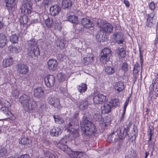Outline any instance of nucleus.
Returning a JSON list of instances; mask_svg holds the SVG:
<instances>
[{
    "label": "nucleus",
    "instance_id": "39448f33",
    "mask_svg": "<svg viewBox=\"0 0 158 158\" xmlns=\"http://www.w3.org/2000/svg\"><path fill=\"white\" fill-rule=\"evenodd\" d=\"M27 45L31 50L30 53L31 54L32 56L34 55L37 56L40 55V52L39 48L37 46V42L34 38H31V40L27 41Z\"/></svg>",
    "mask_w": 158,
    "mask_h": 158
},
{
    "label": "nucleus",
    "instance_id": "c03bdc74",
    "mask_svg": "<svg viewBox=\"0 0 158 158\" xmlns=\"http://www.w3.org/2000/svg\"><path fill=\"white\" fill-rule=\"evenodd\" d=\"M15 1V0H5L6 6L9 9L10 8Z\"/></svg>",
    "mask_w": 158,
    "mask_h": 158
},
{
    "label": "nucleus",
    "instance_id": "a18cd8bd",
    "mask_svg": "<svg viewBox=\"0 0 158 158\" xmlns=\"http://www.w3.org/2000/svg\"><path fill=\"white\" fill-rule=\"evenodd\" d=\"M66 142L65 141L64 143L63 140L61 141L58 144V148H70L68 147V145L66 144Z\"/></svg>",
    "mask_w": 158,
    "mask_h": 158
},
{
    "label": "nucleus",
    "instance_id": "f03ea898",
    "mask_svg": "<svg viewBox=\"0 0 158 158\" xmlns=\"http://www.w3.org/2000/svg\"><path fill=\"white\" fill-rule=\"evenodd\" d=\"M79 120V113H75L65 126V131L67 132H69L70 135L75 138L79 136L78 132Z\"/></svg>",
    "mask_w": 158,
    "mask_h": 158
},
{
    "label": "nucleus",
    "instance_id": "423d86ee",
    "mask_svg": "<svg viewBox=\"0 0 158 158\" xmlns=\"http://www.w3.org/2000/svg\"><path fill=\"white\" fill-rule=\"evenodd\" d=\"M97 24L98 26L102 28V29L105 32L109 33L113 31V25L110 23H106V21L103 20L98 19Z\"/></svg>",
    "mask_w": 158,
    "mask_h": 158
},
{
    "label": "nucleus",
    "instance_id": "49530a36",
    "mask_svg": "<svg viewBox=\"0 0 158 158\" xmlns=\"http://www.w3.org/2000/svg\"><path fill=\"white\" fill-rule=\"evenodd\" d=\"M113 36L115 40H120L121 38H123V36L119 33H116L113 35Z\"/></svg>",
    "mask_w": 158,
    "mask_h": 158
},
{
    "label": "nucleus",
    "instance_id": "680f3d73",
    "mask_svg": "<svg viewBox=\"0 0 158 158\" xmlns=\"http://www.w3.org/2000/svg\"><path fill=\"white\" fill-rule=\"evenodd\" d=\"M149 7L151 10H154L155 8V3L152 2L149 5Z\"/></svg>",
    "mask_w": 158,
    "mask_h": 158
},
{
    "label": "nucleus",
    "instance_id": "c9c22d12",
    "mask_svg": "<svg viewBox=\"0 0 158 158\" xmlns=\"http://www.w3.org/2000/svg\"><path fill=\"white\" fill-rule=\"evenodd\" d=\"M65 41L61 39V40H57L56 41V45L57 46L61 48H64L65 46Z\"/></svg>",
    "mask_w": 158,
    "mask_h": 158
},
{
    "label": "nucleus",
    "instance_id": "774afa93",
    "mask_svg": "<svg viewBox=\"0 0 158 158\" xmlns=\"http://www.w3.org/2000/svg\"><path fill=\"white\" fill-rule=\"evenodd\" d=\"M42 0H34L36 6H38L39 7H40L41 6V4H39V2Z\"/></svg>",
    "mask_w": 158,
    "mask_h": 158
},
{
    "label": "nucleus",
    "instance_id": "a878e982",
    "mask_svg": "<svg viewBox=\"0 0 158 158\" xmlns=\"http://www.w3.org/2000/svg\"><path fill=\"white\" fill-rule=\"evenodd\" d=\"M14 60L12 57L5 59L3 61V65L4 68L9 67L12 65L13 63Z\"/></svg>",
    "mask_w": 158,
    "mask_h": 158
},
{
    "label": "nucleus",
    "instance_id": "0eeeda50",
    "mask_svg": "<svg viewBox=\"0 0 158 158\" xmlns=\"http://www.w3.org/2000/svg\"><path fill=\"white\" fill-rule=\"evenodd\" d=\"M48 103L54 107L59 110L62 108V106L60 102V99L55 97H49L48 99Z\"/></svg>",
    "mask_w": 158,
    "mask_h": 158
},
{
    "label": "nucleus",
    "instance_id": "72a5a7b5",
    "mask_svg": "<svg viewBox=\"0 0 158 158\" xmlns=\"http://www.w3.org/2000/svg\"><path fill=\"white\" fill-rule=\"evenodd\" d=\"M10 40L12 43H17L19 41L18 35L16 34L12 35L10 37Z\"/></svg>",
    "mask_w": 158,
    "mask_h": 158
},
{
    "label": "nucleus",
    "instance_id": "69168bd1",
    "mask_svg": "<svg viewBox=\"0 0 158 158\" xmlns=\"http://www.w3.org/2000/svg\"><path fill=\"white\" fill-rule=\"evenodd\" d=\"M61 91L64 94H65L67 92V89L66 88H64L63 87H61L60 88Z\"/></svg>",
    "mask_w": 158,
    "mask_h": 158
},
{
    "label": "nucleus",
    "instance_id": "f3484780",
    "mask_svg": "<svg viewBox=\"0 0 158 158\" xmlns=\"http://www.w3.org/2000/svg\"><path fill=\"white\" fill-rule=\"evenodd\" d=\"M48 68L51 71L56 70L58 65V63L57 61L54 59H50L48 62Z\"/></svg>",
    "mask_w": 158,
    "mask_h": 158
},
{
    "label": "nucleus",
    "instance_id": "603ef678",
    "mask_svg": "<svg viewBox=\"0 0 158 158\" xmlns=\"http://www.w3.org/2000/svg\"><path fill=\"white\" fill-rule=\"evenodd\" d=\"M130 97H127V98L125 102L124 103V105L123 106V111H125L126 110V109L127 107V106L129 103V100H130Z\"/></svg>",
    "mask_w": 158,
    "mask_h": 158
},
{
    "label": "nucleus",
    "instance_id": "58836bf2",
    "mask_svg": "<svg viewBox=\"0 0 158 158\" xmlns=\"http://www.w3.org/2000/svg\"><path fill=\"white\" fill-rule=\"evenodd\" d=\"M111 51L110 48H106L102 50V53L103 55L108 56L110 57L111 55Z\"/></svg>",
    "mask_w": 158,
    "mask_h": 158
},
{
    "label": "nucleus",
    "instance_id": "ea45409f",
    "mask_svg": "<svg viewBox=\"0 0 158 158\" xmlns=\"http://www.w3.org/2000/svg\"><path fill=\"white\" fill-rule=\"evenodd\" d=\"M93 57H84V63L85 65H88L92 63L93 61Z\"/></svg>",
    "mask_w": 158,
    "mask_h": 158
},
{
    "label": "nucleus",
    "instance_id": "6ab92c4d",
    "mask_svg": "<svg viewBox=\"0 0 158 158\" xmlns=\"http://www.w3.org/2000/svg\"><path fill=\"white\" fill-rule=\"evenodd\" d=\"M101 107V110L102 113L106 114L109 113L111 111L112 106L109 103L105 102Z\"/></svg>",
    "mask_w": 158,
    "mask_h": 158
},
{
    "label": "nucleus",
    "instance_id": "cd10ccee",
    "mask_svg": "<svg viewBox=\"0 0 158 158\" xmlns=\"http://www.w3.org/2000/svg\"><path fill=\"white\" fill-rule=\"evenodd\" d=\"M44 154L49 158H57L56 156L53 154V152L49 149H45L43 150Z\"/></svg>",
    "mask_w": 158,
    "mask_h": 158
},
{
    "label": "nucleus",
    "instance_id": "de8ad7c7",
    "mask_svg": "<svg viewBox=\"0 0 158 158\" xmlns=\"http://www.w3.org/2000/svg\"><path fill=\"white\" fill-rule=\"evenodd\" d=\"M118 53L122 57L124 58L125 56L126 52L124 48H123L119 49Z\"/></svg>",
    "mask_w": 158,
    "mask_h": 158
},
{
    "label": "nucleus",
    "instance_id": "aec40b11",
    "mask_svg": "<svg viewBox=\"0 0 158 158\" xmlns=\"http://www.w3.org/2000/svg\"><path fill=\"white\" fill-rule=\"evenodd\" d=\"M114 88L115 90L116 91L117 93H119L124 89V84L122 82L118 81L115 84Z\"/></svg>",
    "mask_w": 158,
    "mask_h": 158
},
{
    "label": "nucleus",
    "instance_id": "79ce46f5",
    "mask_svg": "<svg viewBox=\"0 0 158 158\" xmlns=\"http://www.w3.org/2000/svg\"><path fill=\"white\" fill-rule=\"evenodd\" d=\"M110 57L108 56H106L102 54V55H101L100 60L104 63H106L109 60Z\"/></svg>",
    "mask_w": 158,
    "mask_h": 158
},
{
    "label": "nucleus",
    "instance_id": "bb28decb",
    "mask_svg": "<svg viewBox=\"0 0 158 158\" xmlns=\"http://www.w3.org/2000/svg\"><path fill=\"white\" fill-rule=\"evenodd\" d=\"M72 5L70 0H62V7L63 9L70 10Z\"/></svg>",
    "mask_w": 158,
    "mask_h": 158
},
{
    "label": "nucleus",
    "instance_id": "1a4fd4ad",
    "mask_svg": "<svg viewBox=\"0 0 158 158\" xmlns=\"http://www.w3.org/2000/svg\"><path fill=\"white\" fill-rule=\"evenodd\" d=\"M17 72L19 74L25 75L29 72V68L25 64H19L16 66Z\"/></svg>",
    "mask_w": 158,
    "mask_h": 158
},
{
    "label": "nucleus",
    "instance_id": "2eb2a0df",
    "mask_svg": "<svg viewBox=\"0 0 158 158\" xmlns=\"http://www.w3.org/2000/svg\"><path fill=\"white\" fill-rule=\"evenodd\" d=\"M120 140L116 130L111 133L108 136L107 140L109 142H115Z\"/></svg>",
    "mask_w": 158,
    "mask_h": 158
},
{
    "label": "nucleus",
    "instance_id": "f8f14e48",
    "mask_svg": "<svg viewBox=\"0 0 158 158\" xmlns=\"http://www.w3.org/2000/svg\"><path fill=\"white\" fill-rule=\"evenodd\" d=\"M45 85L48 87L53 86L55 82V77L53 75H49L44 78Z\"/></svg>",
    "mask_w": 158,
    "mask_h": 158
},
{
    "label": "nucleus",
    "instance_id": "09e8293b",
    "mask_svg": "<svg viewBox=\"0 0 158 158\" xmlns=\"http://www.w3.org/2000/svg\"><path fill=\"white\" fill-rule=\"evenodd\" d=\"M8 49L10 51L16 53H19V51L18 49L15 46L10 45Z\"/></svg>",
    "mask_w": 158,
    "mask_h": 158
},
{
    "label": "nucleus",
    "instance_id": "20e7f679",
    "mask_svg": "<svg viewBox=\"0 0 158 158\" xmlns=\"http://www.w3.org/2000/svg\"><path fill=\"white\" fill-rule=\"evenodd\" d=\"M19 101L23 106L25 110L33 108L35 106V102L30 96L25 94H23L19 98Z\"/></svg>",
    "mask_w": 158,
    "mask_h": 158
},
{
    "label": "nucleus",
    "instance_id": "4c0bfd02",
    "mask_svg": "<svg viewBox=\"0 0 158 158\" xmlns=\"http://www.w3.org/2000/svg\"><path fill=\"white\" fill-rule=\"evenodd\" d=\"M53 117L54 119L55 122V123H58L59 124H62L64 122V120L63 119L58 116V115H53Z\"/></svg>",
    "mask_w": 158,
    "mask_h": 158
},
{
    "label": "nucleus",
    "instance_id": "4468645a",
    "mask_svg": "<svg viewBox=\"0 0 158 158\" xmlns=\"http://www.w3.org/2000/svg\"><path fill=\"white\" fill-rule=\"evenodd\" d=\"M1 112L5 114L7 118L13 120L15 119V117L9 110V109L6 107H3L0 109Z\"/></svg>",
    "mask_w": 158,
    "mask_h": 158
},
{
    "label": "nucleus",
    "instance_id": "13d9d810",
    "mask_svg": "<svg viewBox=\"0 0 158 158\" xmlns=\"http://www.w3.org/2000/svg\"><path fill=\"white\" fill-rule=\"evenodd\" d=\"M115 41V43H117L118 44H123V43L124 41V38H121V39L120 40H116Z\"/></svg>",
    "mask_w": 158,
    "mask_h": 158
},
{
    "label": "nucleus",
    "instance_id": "b1692460",
    "mask_svg": "<svg viewBox=\"0 0 158 158\" xmlns=\"http://www.w3.org/2000/svg\"><path fill=\"white\" fill-rule=\"evenodd\" d=\"M62 150L64 151L66 153L69 155L74 154V156H82L83 153L81 152L73 151L71 149H62Z\"/></svg>",
    "mask_w": 158,
    "mask_h": 158
},
{
    "label": "nucleus",
    "instance_id": "dca6fc26",
    "mask_svg": "<svg viewBox=\"0 0 158 158\" xmlns=\"http://www.w3.org/2000/svg\"><path fill=\"white\" fill-rule=\"evenodd\" d=\"M34 94L35 97L38 98H42L44 94V89L41 87H38L34 90Z\"/></svg>",
    "mask_w": 158,
    "mask_h": 158
},
{
    "label": "nucleus",
    "instance_id": "3c124183",
    "mask_svg": "<svg viewBox=\"0 0 158 158\" xmlns=\"http://www.w3.org/2000/svg\"><path fill=\"white\" fill-rule=\"evenodd\" d=\"M139 55H140V63L141 64V66L142 67V66L143 64V55L142 53H141V49L140 48H139Z\"/></svg>",
    "mask_w": 158,
    "mask_h": 158
},
{
    "label": "nucleus",
    "instance_id": "393cba45",
    "mask_svg": "<svg viewBox=\"0 0 158 158\" xmlns=\"http://www.w3.org/2000/svg\"><path fill=\"white\" fill-rule=\"evenodd\" d=\"M137 135V127L134 126L131 133L129 135L128 134L129 138L133 141V140H135Z\"/></svg>",
    "mask_w": 158,
    "mask_h": 158
},
{
    "label": "nucleus",
    "instance_id": "4d7b16f0",
    "mask_svg": "<svg viewBox=\"0 0 158 158\" xmlns=\"http://www.w3.org/2000/svg\"><path fill=\"white\" fill-rule=\"evenodd\" d=\"M139 71L133 69V73H134V78L136 79L138 77V73Z\"/></svg>",
    "mask_w": 158,
    "mask_h": 158
},
{
    "label": "nucleus",
    "instance_id": "4be33fe9",
    "mask_svg": "<svg viewBox=\"0 0 158 158\" xmlns=\"http://www.w3.org/2000/svg\"><path fill=\"white\" fill-rule=\"evenodd\" d=\"M8 41L5 35L3 33H0V48L5 47L7 44Z\"/></svg>",
    "mask_w": 158,
    "mask_h": 158
},
{
    "label": "nucleus",
    "instance_id": "052dcab7",
    "mask_svg": "<svg viewBox=\"0 0 158 158\" xmlns=\"http://www.w3.org/2000/svg\"><path fill=\"white\" fill-rule=\"evenodd\" d=\"M51 3L50 0H44V4L45 6H47Z\"/></svg>",
    "mask_w": 158,
    "mask_h": 158
},
{
    "label": "nucleus",
    "instance_id": "9d476101",
    "mask_svg": "<svg viewBox=\"0 0 158 158\" xmlns=\"http://www.w3.org/2000/svg\"><path fill=\"white\" fill-rule=\"evenodd\" d=\"M156 17L155 16V12H152L148 14L147 19L146 26L149 27H152L156 23Z\"/></svg>",
    "mask_w": 158,
    "mask_h": 158
},
{
    "label": "nucleus",
    "instance_id": "ddd939ff",
    "mask_svg": "<svg viewBox=\"0 0 158 158\" xmlns=\"http://www.w3.org/2000/svg\"><path fill=\"white\" fill-rule=\"evenodd\" d=\"M61 10V8L58 4H55L50 8V13L52 16H56L58 15Z\"/></svg>",
    "mask_w": 158,
    "mask_h": 158
},
{
    "label": "nucleus",
    "instance_id": "e2e57ef3",
    "mask_svg": "<svg viewBox=\"0 0 158 158\" xmlns=\"http://www.w3.org/2000/svg\"><path fill=\"white\" fill-rule=\"evenodd\" d=\"M18 158H30L29 155L27 154L19 156Z\"/></svg>",
    "mask_w": 158,
    "mask_h": 158
},
{
    "label": "nucleus",
    "instance_id": "0e129e2a",
    "mask_svg": "<svg viewBox=\"0 0 158 158\" xmlns=\"http://www.w3.org/2000/svg\"><path fill=\"white\" fill-rule=\"evenodd\" d=\"M148 147L149 148H154V143L152 142L151 143L150 141H148Z\"/></svg>",
    "mask_w": 158,
    "mask_h": 158
},
{
    "label": "nucleus",
    "instance_id": "f257e3e1",
    "mask_svg": "<svg viewBox=\"0 0 158 158\" xmlns=\"http://www.w3.org/2000/svg\"><path fill=\"white\" fill-rule=\"evenodd\" d=\"M89 115L88 113H85L80 123L82 134L86 138L92 137L97 133L95 125L88 119Z\"/></svg>",
    "mask_w": 158,
    "mask_h": 158
},
{
    "label": "nucleus",
    "instance_id": "5701e85b",
    "mask_svg": "<svg viewBox=\"0 0 158 158\" xmlns=\"http://www.w3.org/2000/svg\"><path fill=\"white\" fill-rule=\"evenodd\" d=\"M110 118L109 116H106L101 119L100 121V124L101 126L106 127L110 124Z\"/></svg>",
    "mask_w": 158,
    "mask_h": 158
},
{
    "label": "nucleus",
    "instance_id": "8fccbe9b",
    "mask_svg": "<svg viewBox=\"0 0 158 158\" xmlns=\"http://www.w3.org/2000/svg\"><path fill=\"white\" fill-rule=\"evenodd\" d=\"M6 149H0V157H3L6 154Z\"/></svg>",
    "mask_w": 158,
    "mask_h": 158
},
{
    "label": "nucleus",
    "instance_id": "864d4df0",
    "mask_svg": "<svg viewBox=\"0 0 158 158\" xmlns=\"http://www.w3.org/2000/svg\"><path fill=\"white\" fill-rule=\"evenodd\" d=\"M122 69L125 72L128 70V64L127 63L124 62L123 63L122 66Z\"/></svg>",
    "mask_w": 158,
    "mask_h": 158
},
{
    "label": "nucleus",
    "instance_id": "c85d7f7f",
    "mask_svg": "<svg viewBox=\"0 0 158 158\" xmlns=\"http://www.w3.org/2000/svg\"><path fill=\"white\" fill-rule=\"evenodd\" d=\"M88 105V98L81 99L80 103L79 108L81 110L86 109Z\"/></svg>",
    "mask_w": 158,
    "mask_h": 158
},
{
    "label": "nucleus",
    "instance_id": "2f4dec72",
    "mask_svg": "<svg viewBox=\"0 0 158 158\" xmlns=\"http://www.w3.org/2000/svg\"><path fill=\"white\" fill-rule=\"evenodd\" d=\"M105 71L107 74L111 75L115 72L114 68L113 66L107 65L105 68Z\"/></svg>",
    "mask_w": 158,
    "mask_h": 158
},
{
    "label": "nucleus",
    "instance_id": "9b49d317",
    "mask_svg": "<svg viewBox=\"0 0 158 158\" xmlns=\"http://www.w3.org/2000/svg\"><path fill=\"white\" fill-rule=\"evenodd\" d=\"M93 98L94 102L96 104H102L106 102L107 100L106 96L101 94L95 95Z\"/></svg>",
    "mask_w": 158,
    "mask_h": 158
},
{
    "label": "nucleus",
    "instance_id": "37998d69",
    "mask_svg": "<svg viewBox=\"0 0 158 158\" xmlns=\"http://www.w3.org/2000/svg\"><path fill=\"white\" fill-rule=\"evenodd\" d=\"M105 38V35H102L101 32H99L96 36V39L98 41H100V42H101L102 41H103V40H104V39Z\"/></svg>",
    "mask_w": 158,
    "mask_h": 158
},
{
    "label": "nucleus",
    "instance_id": "6e6552de",
    "mask_svg": "<svg viewBox=\"0 0 158 158\" xmlns=\"http://www.w3.org/2000/svg\"><path fill=\"white\" fill-rule=\"evenodd\" d=\"M130 127L127 125L126 127L121 129L118 127L116 129L119 139H124L127 135H128V132L129 131Z\"/></svg>",
    "mask_w": 158,
    "mask_h": 158
},
{
    "label": "nucleus",
    "instance_id": "6e6d98bb",
    "mask_svg": "<svg viewBox=\"0 0 158 158\" xmlns=\"http://www.w3.org/2000/svg\"><path fill=\"white\" fill-rule=\"evenodd\" d=\"M142 67H140L139 64L138 63H136L134 65V69H135L136 70H138V71H139L141 69H142Z\"/></svg>",
    "mask_w": 158,
    "mask_h": 158
},
{
    "label": "nucleus",
    "instance_id": "7c9ffc66",
    "mask_svg": "<svg viewBox=\"0 0 158 158\" xmlns=\"http://www.w3.org/2000/svg\"><path fill=\"white\" fill-rule=\"evenodd\" d=\"M78 91L81 93H84L87 89V85L85 84L81 83L77 86Z\"/></svg>",
    "mask_w": 158,
    "mask_h": 158
},
{
    "label": "nucleus",
    "instance_id": "bf43d9fd",
    "mask_svg": "<svg viewBox=\"0 0 158 158\" xmlns=\"http://www.w3.org/2000/svg\"><path fill=\"white\" fill-rule=\"evenodd\" d=\"M125 112V111H124L123 110V113L122 114V116L120 118V122L123 121L124 119Z\"/></svg>",
    "mask_w": 158,
    "mask_h": 158
},
{
    "label": "nucleus",
    "instance_id": "338daca9",
    "mask_svg": "<svg viewBox=\"0 0 158 158\" xmlns=\"http://www.w3.org/2000/svg\"><path fill=\"white\" fill-rule=\"evenodd\" d=\"M124 3L125 4V6L127 7H128L130 6V4L128 0H124Z\"/></svg>",
    "mask_w": 158,
    "mask_h": 158
},
{
    "label": "nucleus",
    "instance_id": "412c9836",
    "mask_svg": "<svg viewBox=\"0 0 158 158\" xmlns=\"http://www.w3.org/2000/svg\"><path fill=\"white\" fill-rule=\"evenodd\" d=\"M62 132V130L59 127H54L50 131V135L52 136H58L59 135L61 134Z\"/></svg>",
    "mask_w": 158,
    "mask_h": 158
},
{
    "label": "nucleus",
    "instance_id": "a211bd4d",
    "mask_svg": "<svg viewBox=\"0 0 158 158\" xmlns=\"http://www.w3.org/2000/svg\"><path fill=\"white\" fill-rule=\"evenodd\" d=\"M81 23L83 27L85 28H89L94 26V23L89 19L86 18H83Z\"/></svg>",
    "mask_w": 158,
    "mask_h": 158
},
{
    "label": "nucleus",
    "instance_id": "f704fd0d",
    "mask_svg": "<svg viewBox=\"0 0 158 158\" xmlns=\"http://www.w3.org/2000/svg\"><path fill=\"white\" fill-rule=\"evenodd\" d=\"M19 143L23 145H27L29 143V140L28 138L24 136L21 138V139H19Z\"/></svg>",
    "mask_w": 158,
    "mask_h": 158
},
{
    "label": "nucleus",
    "instance_id": "e433bc0d",
    "mask_svg": "<svg viewBox=\"0 0 158 158\" xmlns=\"http://www.w3.org/2000/svg\"><path fill=\"white\" fill-rule=\"evenodd\" d=\"M109 103L112 106V107H115L119 104V101L118 99L114 98L111 99L109 102Z\"/></svg>",
    "mask_w": 158,
    "mask_h": 158
},
{
    "label": "nucleus",
    "instance_id": "a19ab883",
    "mask_svg": "<svg viewBox=\"0 0 158 158\" xmlns=\"http://www.w3.org/2000/svg\"><path fill=\"white\" fill-rule=\"evenodd\" d=\"M154 128L152 127H149V129L148 131V136H149L148 141H151L152 139V136L153 134V133Z\"/></svg>",
    "mask_w": 158,
    "mask_h": 158
},
{
    "label": "nucleus",
    "instance_id": "5fc2aeb1",
    "mask_svg": "<svg viewBox=\"0 0 158 158\" xmlns=\"http://www.w3.org/2000/svg\"><path fill=\"white\" fill-rule=\"evenodd\" d=\"M12 94L13 96L16 98L18 97L19 93L17 90H15L12 91Z\"/></svg>",
    "mask_w": 158,
    "mask_h": 158
},
{
    "label": "nucleus",
    "instance_id": "c756f323",
    "mask_svg": "<svg viewBox=\"0 0 158 158\" xmlns=\"http://www.w3.org/2000/svg\"><path fill=\"white\" fill-rule=\"evenodd\" d=\"M67 19L69 21L76 25L78 23V18L75 15H70L68 16Z\"/></svg>",
    "mask_w": 158,
    "mask_h": 158
},
{
    "label": "nucleus",
    "instance_id": "7ed1b4c3",
    "mask_svg": "<svg viewBox=\"0 0 158 158\" xmlns=\"http://www.w3.org/2000/svg\"><path fill=\"white\" fill-rule=\"evenodd\" d=\"M32 0H23V5L21 9L22 13L27 15L31 14L32 6ZM23 21L27 23L28 22V19L27 16H24L23 17Z\"/></svg>",
    "mask_w": 158,
    "mask_h": 158
},
{
    "label": "nucleus",
    "instance_id": "473e14b6",
    "mask_svg": "<svg viewBox=\"0 0 158 158\" xmlns=\"http://www.w3.org/2000/svg\"><path fill=\"white\" fill-rule=\"evenodd\" d=\"M45 24L47 28L52 27L54 25L52 19V18H48L45 21Z\"/></svg>",
    "mask_w": 158,
    "mask_h": 158
}]
</instances>
